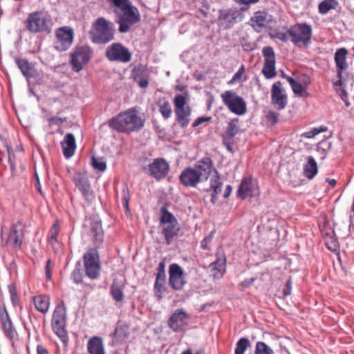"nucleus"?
Instances as JSON below:
<instances>
[{
  "label": "nucleus",
  "mask_w": 354,
  "mask_h": 354,
  "mask_svg": "<svg viewBox=\"0 0 354 354\" xmlns=\"http://www.w3.org/2000/svg\"><path fill=\"white\" fill-rule=\"evenodd\" d=\"M145 122V119L138 115L136 108H130L111 118L108 121V124L110 128L119 133L129 134L140 131L143 128Z\"/></svg>",
  "instance_id": "nucleus-1"
},
{
  "label": "nucleus",
  "mask_w": 354,
  "mask_h": 354,
  "mask_svg": "<svg viewBox=\"0 0 354 354\" xmlns=\"http://www.w3.org/2000/svg\"><path fill=\"white\" fill-rule=\"evenodd\" d=\"M115 26L113 23L104 17L97 18L89 30V38L96 44H106L114 39Z\"/></svg>",
  "instance_id": "nucleus-2"
},
{
  "label": "nucleus",
  "mask_w": 354,
  "mask_h": 354,
  "mask_svg": "<svg viewBox=\"0 0 354 354\" xmlns=\"http://www.w3.org/2000/svg\"><path fill=\"white\" fill-rule=\"evenodd\" d=\"M187 95L186 91L185 95L176 94L174 98L175 121L182 129H186L191 121L192 108L187 103Z\"/></svg>",
  "instance_id": "nucleus-3"
},
{
  "label": "nucleus",
  "mask_w": 354,
  "mask_h": 354,
  "mask_svg": "<svg viewBox=\"0 0 354 354\" xmlns=\"http://www.w3.org/2000/svg\"><path fill=\"white\" fill-rule=\"evenodd\" d=\"M248 7L220 9L218 12V24L225 30L232 28L236 23L244 18V12L248 10Z\"/></svg>",
  "instance_id": "nucleus-4"
},
{
  "label": "nucleus",
  "mask_w": 354,
  "mask_h": 354,
  "mask_svg": "<svg viewBox=\"0 0 354 354\" xmlns=\"http://www.w3.org/2000/svg\"><path fill=\"white\" fill-rule=\"evenodd\" d=\"M66 307L62 303L57 305L53 314L52 317V328L54 333L65 342L68 340V333L66 329Z\"/></svg>",
  "instance_id": "nucleus-5"
},
{
  "label": "nucleus",
  "mask_w": 354,
  "mask_h": 354,
  "mask_svg": "<svg viewBox=\"0 0 354 354\" xmlns=\"http://www.w3.org/2000/svg\"><path fill=\"white\" fill-rule=\"evenodd\" d=\"M86 275L91 279H96L100 276L101 264L97 248H90L83 255Z\"/></svg>",
  "instance_id": "nucleus-6"
},
{
  "label": "nucleus",
  "mask_w": 354,
  "mask_h": 354,
  "mask_svg": "<svg viewBox=\"0 0 354 354\" xmlns=\"http://www.w3.org/2000/svg\"><path fill=\"white\" fill-rule=\"evenodd\" d=\"M224 104L233 113L242 115L247 112V104L243 97L238 95L232 90L226 91L221 94Z\"/></svg>",
  "instance_id": "nucleus-7"
},
{
  "label": "nucleus",
  "mask_w": 354,
  "mask_h": 354,
  "mask_svg": "<svg viewBox=\"0 0 354 354\" xmlns=\"http://www.w3.org/2000/svg\"><path fill=\"white\" fill-rule=\"evenodd\" d=\"M105 57L109 62L126 64L131 60L132 54L129 49L120 42L109 45L105 50Z\"/></svg>",
  "instance_id": "nucleus-8"
},
{
  "label": "nucleus",
  "mask_w": 354,
  "mask_h": 354,
  "mask_svg": "<svg viewBox=\"0 0 354 354\" xmlns=\"http://www.w3.org/2000/svg\"><path fill=\"white\" fill-rule=\"evenodd\" d=\"M93 56V50L88 46H77L71 53L70 64L75 72H80L83 65L89 62Z\"/></svg>",
  "instance_id": "nucleus-9"
},
{
  "label": "nucleus",
  "mask_w": 354,
  "mask_h": 354,
  "mask_svg": "<svg viewBox=\"0 0 354 354\" xmlns=\"http://www.w3.org/2000/svg\"><path fill=\"white\" fill-rule=\"evenodd\" d=\"M122 12V14L118 15L115 21L119 24L118 31L120 33H126L131 30L133 24L140 21V15L138 9L133 5Z\"/></svg>",
  "instance_id": "nucleus-10"
},
{
  "label": "nucleus",
  "mask_w": 354,
  "mask_h": 354,
  "mask_svg": "<svg viewBox=\"0 0 354 354\" xmlns=\"http://www.w3.org/2000/svg\"><path fill=\"white\" fill-rule=\"evenodd\" d=\"M49 20L42 12L36 11L28 15L24 22L26 29L32 33L50 32Z\"/></svg>",
  "instance_id": "nucleus-11"
},
{
  "label": "nucleus",
  "mask_w": 354,
  "mask_h": 354,
  "mask_svg": "<svg viewBox=\"0 0 354 354\" xmlns=\"http://www.w3.org/2000/svg\"><path fill=\"white\" fill-rule=\"evenodd\" d=\"M291 41L298 47L308 46L312 36V28L307 24L295 26L292 29L288 30Z\"/></svg>",
  "instance_id": "nucleus-12"
},
{
  "label": "nucleus",
  "mask_w": 354,
  "mask_h": 354,
  "mask_svg": "<svg viewBox=\"0 0 354 354\" xmlns=\"http://www.w3.org/2000/svg\"><path fill=\"white\" fill-rule=\"evenodd\" d=\"M74 31L72 28L69 26L59 28L56 31L55 48L59 52L66 51L72 45Z\"/></svg>",
  "instance_id": "nucleus-13"
},
{
  "label": "nucleus",
  "mask_w": 354,
  "mask_h": 354,
  "mask_svg": "<svg viewBox=\"0 0 354 354\" xmlns=\"http://www.w3.org/2000/svg\"><path fill=\"white\" fill-rule=\"evenodd\" d=\"M73 181L76 187L82 193L84 198L88 203L94 200V192L91 189L90 181L86 174L80 172L75 174Z\"/></svg>",
  "instance_id": "nucleus-14"
},
{
  "label": "nucleus",
  "mask_w": 354,
  "mask_h": 354,
  "mask_svg": "<svg viewBox=\"0 0 354 354\" xmlns=\"http://www.w3.org/2000/svg\"><path fill=\"white\" fill-rule=\"evenodd\" d=\"M262 54L265 59L262 73L266 79L273 78L277 75L276 59L273 48L271 46L264 47L262 50Z\"/></svg>",
  "instance_id": "nucleus-15"
},
{
  "label": "nucleus",
  "mask_w": 354,
  "mask_h": 354,
  "mask_svg": "<svg viewBox=\"0 0 354 354\" xmlns=\"http://www.w3.org/2000/svg\"><path fill=\"white\" fill-rule=\"evenodd\" d=\"M169 170V163L164 158H158L148 165L147 173L157 180H160L167 176Z\"/></svg>",
  "instance_id": "nucleus-16"
},
{
  "label": "nucleus",
  "mask_w": 354,
  "mask_h": 354,
  "mask_svg": "<svg viewBox=\"0 0 354 354\" xmlns=\"http://www.w3.org/2000/svg\"><path fill=\"white\" fill-rule=\"evenodd\" d=\"M169 283L175 290H180L186 284L184 278V272L183 268L176 263H172L169 268Z\"/></svg>",
  "instance_id": "nucleus-17"
},
{
  "label": "nucleus",
  "mask_w": 354,
  "mask_h": 354,
  "mask_svg": "<svg viewBox=\"0 0 354 354\" xmlns=\"http://www.w3.org/2000/svg\"><path fill=\"white\" fill-rule=\"evenodd\" d=\"M271 102L278 110L283 109L288 104V97L280 81L276 82L272 86Z\"/></svg>",
  "instance_id": "nucleus-18"
},
{
  "label": "nucleus",
  "mask_w": 354,
  "mask_h": 354,
  "mask_svg": "<svg viewBox=\"0 0 354 354\" xmlns=\"http://www.w3.org/2000/svg\"><path fill=\"white\" fill-rule=\"evenodd\" d=\"M0 324L5 336L12 340L17 331L4 304L0 305Z\"/></svg>",
  "instance_id": "nucleus-19"
},
{
  "label": "nucleus",
  "mask_w": 354,
  "mask_h": 354,
  "mask_svg": "<svg viewBox=\"0 0 354 354\" xmlns=\"http://www.w3.org/2000/svg\"><path fill=\"white\" fill-rule=\"evenodd\" d=\"M179 181L184 187H196L198 184L202 181V179L194 167H188L181 171L179 176Z\"/></svg>",
  "instance_id": "nucleus-20"
},
{
  "label": "nucleus",
  "mask_w": 354,
  "mask_h": 354,
  "mask_svg": "<svg viewBox=\"0 0 354 354\" xmlns=\"http://www.w3.org/2000/svg\"><path fill=\"white\" fill-rule=\"evenodd\" d=\"M149 71L145 65L139 64L133 67L131 72V77L140 88H146L149 85Z\"/></svg>",
  "instance_id": "nucleus-21"
},
{
  "label": "nucleus",
  "mask_w": 354,
  "mask_h": 354,
  "mask_svg": "<svg viewBox=\"0 0 354 354\" xmlns=\"http://www.w3.org/2000/svg\"><path fill=\"white\" fill-rule=\"evenodd\" d=\"M187 317L183 309H177L169 317L168 325L174 332H180L187 325Z\"/></svg>",
  "instance_id": "nucleus-22"
},
{
  "label": "nucleus",
  "mask_w": 354,
  "mask_h": 354,
  "mask_svg": "<svg viewBox=\"0 0 354 354\" xmlns=\"http://www.w3.org/2000/svg\"><path fill=\"white\" fill-rule=\"evenodd\" d=\"M194 168L202 180H207L213 170V161L209 157L205 156L195 162Z\"/></svg>",
  "instance_id": "nucleus-23"
},
{
  "label": "nucleus",
  "mask_w": 354,
  "mask_h": 354,
  "mask_svg": "<svg viewBox=\"0 0 354 354\" xmlns=\"http://www.w3.org/2000/svg\"><path fill=\"white\" fill-rule=\"evenodd\" d=\"M23 227L24 226L21 221H18L11 226L8 241L11 242L15 248L21 247L24 236Z\"/></svg>",
  "instance_id": "nucleus-24"
},
{
  "label": "nucleus",
  "mask_w": 354,
  "mask_h": 354,
  "mask_svg": "<svg viewBox=\"0 0 354 354\" xmlns=\"http://www.w3.org/2000/svg\"><path fill=\"white\" fill-rule=\"evenodd\" d=\"M124 284L118 279H114L110 286V295L116 304H122L124 300Z\"/></svg>",
  "instance_id": "nucleus-25"
},
{
  "label": "nucleus",
  "mask_w": 354,
  "mask_h": 354,
  "mask_svg": "<svg viewBox=\"0 0 354 354\" xmlns=\"http://www.w3.org/2000/svg\"><path fill=\"white\" fill-rule=\"evenodd\" d=\"M63 154L66 158L72 157L76 149L75 138L73 133H68L61 142Z\"/></svg>",
  "instance_id": "nucleus-26"
},
{
  "label": "nucleus",
  "mask_w": 354,
  "mask_h": 354,
  "mask_svg": "<svg viewBox=\"0 0 354 354\" xmlns=\"http://www.w3.org/2000/svg\"><path fill=\"white\" fill-rule=\"evenodd\" d=\"M91 232L95 248H99L104 241V231L100 221L95 220L91 222Z\"/></svg>",
  "instance_id": "nucleus-27"
},
{
  "label": "nucleus",
  "mask_w": 354,
  "mask_h": 354,
  "mask_svg": "<svg viewBox=\"0 0 354 354\" xmlns=\"http://www.w3.org/2000/svg\"><path fill=\"white\" fill-rule=\"evenodd\" d=\"M129 335V326L118 322L114 331L112 333L111 336L113 338V344H118L124 342Z\"/></svg>",
  "instance_id": "nucleus-28"
},
{
  "label": "nucleus",
  "mask_w": 354,
  "mask_h": 354,
  "mask_svg": "<svg viewBox=\"0 0 354 354\" xmlns=\"http://www.w3.org/2000/svg\"><path fill=\"white\" fill-rule=\"evenodd\" d=\"M180 231V227L178 224H171L163 225L161 234L165 239V243L167 245H170L174 241V239L178 236Z\"/></svg>",
  "instance_id": "nucleus-29"
},
{
  "label": "nucleus",
  "mask_w": 354,
  "mask_h": 354,
  "mask_svg": "<svg viewBox=\"0 0 354 354\" xmlns=\"http://www.w3.org/2000/svg\"><path fill=\"white\" fill-rule=\"evenodd\" d=\"M348 53L347 50L345 48H342L335 53V62L336 64L337 77L342 78V71L348 68V64L346 63V55Z\"/></svg>",
  "instance_id": "nucleus-30"
},
{
  "label": "nucleus",
  "mask_w": 354,
  "mask_h": 354,
  "mask_svg": "<svg viewBox=\"0 0 354 354\" xmlns=\"http://www.w3.org/2000/svg\"><path fill=\"white\" fill-rule=\"evenodd\" d=\"M209 268L214 279H221L225 272V259L218 257L209 264Z\"/></svg>",
  "instance_id": "nucleus-31"
},
{
  "label": "nucleus",
  "mask_w": 354,
  "mask_h": 354,
  "mask_svg": "<svg viewBox=\"0 0 354 354\" xmlns=\"http://www.w3.org/2000/svg\"><path fill=\"white\" fill-rule=\"evenodd\" d=\"M252 184L250 179L243 178L239 187L237 191V196L242 198L245 199L248 197L253 196Z\"/></svg>",
  "instance_id": "nucleus-32"
},
{
  "label": "nucleus",
  "mask_w": 354,
  "mask_h": 354,
  "mask_svg": "<svg viewBox=\"0 0 354 354\" xmlns=\"http://www.w3.org/2000/svg\"><path fill=\"white\" fill-rule=\"evenodd\" d=\"M89 354H105L102 339L100 337H91L87 344Z\"/></svg>",
  "instance_id": "nucleus-33"
},
{
  "label": "nucleus",
  "mask_w": 354,
  "mask_h": 354,
  "mask_svg": "<svg viewBox=\"0 0 354 354\" xmlns=\"http://www.w3.org/2000/svg\"><path fill=\"white\" fill-rule=\"evenodd\" d=\"M16 64L21 71L22 74L26 78H30L35 76V69L34 66L29 63L28 59L21 58L16 59Z\"/></svg>",
  "instance_id": "nucleus-34"
},
{
  "label": "nucleus",
  "mask_w": 354,
  "mask_h": 354,
  "mask_svg": "<svg viewBox=\"0 0 354 354\" xmlns=\"http://www.w3.org/2000/svg\"><path fill=\"white\" fill-rule=\"evenodd\" d=\"M269 17L268 12L265 11H257L254 13V16L252 17L250 21L253 23L252 26L254 29L257 31H260V30H257L255 27H258L259 29L265 27L266 24L269 22V19L268 17Z\"/></svg>",
  "instance_id": "nucleus-35"
},
{
  "label": "nucleus",
  "mask_w": 354,
  "mask_h": 354,
  "mask_svg": "<svg viewBox=\"0 0 354 354\" xmlns=\"http://www.w3.org/2000/svg\"><path fill=\"white\" fill-rule=\"evenodd\" d=\"M317 171L318 168L317 162L313 156H308V162L304 167V176L308 179H313L317 174Z\"/></svg>",
  "instance_id": "nucleus-36"
},
{
  "label": "nucleus",
  "mask_w": 354,
  "mask_h": 354,
  "mask_svg": "<svg viewBox=\"0 0 354 354\" xmlns=\"http://www.w3.org/2000/svg\"><path fill=\"white\" fill-rule=\"evenodd\" d=\"M157 105L164 119L167 120L171 117L172 113L171 106L169 100L165 97L159 98Z\"/></svg>",
  "instance_id": "nucleus-37"
},
{
  "label": "nucleus",
  "mask_w": 354,
  "mask_h": 354,
  "mask_svg": "<svg viewBox=\"0 0 354 354\" xmlns=\"http://www.w3.org/2000/svg\"><path fill=\"white\" fill-rule=\"evenodd\" d=\"M160 223L162 225L178 224L176 217L169 212L167 207L162 206L160 208Z\"/></svg>",
  "instance_id": "nucleus-38"
},
{
  "label": "nucleus",
  "mask_w": 354,
  "mask_h": 354,
  "mask_svg": "<svg viewBox=\"0 0 354 354\" xmlns=\"http://www.w3.org/2000/svg\"><path fill=\"white\" fill-rule=\"evenodd\" d=\"M34 304L37 310L46 313L49 308V298L44 295H39L34 297Z\"/></svg>",
  "instance_id": "nucleus-39"
},
{
  "label": "nucleus",
  "mask_w": 354,
  "mask_h": 354,
  "mask_svg": "<svg viewBox=\"0 0 354 354\" xmlns=\"http://www.w3.org/2000/svg\"><path fill=\"white\" fill-rule=\"evenodd\" d=\"M338 6L336 0H324L318 6L319 12L322 15H326L330 10H335Z\"/></svg>",
  "instance_id": "nucleus-40"
},
{
  "label": "nucleus",
  "mask_w": 354,
  "mask_h": 354,
  "mask_svg": "<svg viewBox=\"0 0 354 354\" xmlns=\"http://www.w3.org/2000/svg\"><path fill=\"white\" fill-rule=\"evenodd\" d=\"M214 170L216 176L215 179H211L210 187L207 191L212 190V193L218 195L221 192L223 183L219 180L220 176L218 171L215 169Z\"/></svg>",
  "instance_id": "nucleus-41"
},
{
  "label": "nucleus",
  "mask_w": 354,
  "mask_h": 354,
  "mask_svg": "<svg viewBox=\"0 0 354 354\" xmlns=\"http://www.w3.org/2000/svg\"><path fill=\"white\" fill-rule=\"evenodd\" d=\"M250 346V340L246 337H242L236 342L234 354H244L247 348Z\"/></svg>",
  "instance_id": "nucleus-42"
},
{
  "label": "nucleus",
  "mask_w": 354,
  "mask_h": 354,
  "mask_svg": "<svg viewBox=\"0 0 354 354\" xmlns=\"http://www.w3.org/2000/svg\"><path fill=\"white\" fill-rule=\"evenodd\" d=\"M254 354H274V353L265 342H257L255 346Z\"/></svg>",
  "instance_id": "nucleus-43"
},
{
  "label": "nucleus",
  "mask_w": 354,
  "mask_h": 354,
  "mask_svg": "<svg viewBox=\"0 0 354 354\" xmlns=\"http://www.w3.org/2000/svg\"><path fill=\"white\" fill-rule=\"evenodd\" d=\"M239 119L231 120L226 128L225 133L230 138H234L239 132V127L236 124Z\"/></svg>",
  "instance_id": "nucleus-44"
},
{
  "label": "nucleus",
  "mask_w": 354,
  "mask_h": 354,
  "mask_svg": "<svg viewBox=\"0 0 354 354\" xmlns=\"http://www.w3.org/2000/svg\"><path fill=\"white\" fill-rule=\"evenodd\" d=\"M81 262L80 261H77L71 274L72 279L77 284L82 283V274L81 272Z\"/></svg>",
  "instance_id": "nucleus-45"
},
{
  "label": "nucleus",
  "mask_w": 354,
  "mask_h": 354,
  "mask_svg": "<svg viewBox=\"0 0 354 354\" xmlns=\"http://www.w3.org/2000/svg\"><path fill=\"white\" fill-rule=\"evenodd\" d=\"M165 281H161L160 279H156L154 283V291L158 300H161L162 297V294L164 292L166 289L165 288Z\"/></svg>",
  "instance_id": "nucleus-46"
},
{
  "label": "nucleus",
  "mask_w": 354,
  "mask_h": 354,
  "mask_svg": "<svg viewBox=\"0 0 354 354\" xmlns=\"http://www.w3.org/2000/svg\"><path fill=\"white\" fill-rule=\"evenodd\" d=\"M131 198V194L129 189L127 186V185H125L124 189H122V205L123 207L125 209L126 212H128L130 211L129 203Z\"/></svg>",
  "instance_id": "nucleus-47"
},
{
  "label": "nucleus",
  "mask_w": 354,
  "mask_h": 354,
  "mask_svg": "<svg viewBox=\"0 0 354 354\" xmlns=\"http://www.w3.org/2000/svg\"><path fill=\"white\" fill-rule=\"evenodd\" d=\"M114 6L120 8L122 11L132 6L129 0H109Z\"/></svg>",
  "instance_id": "nucleus-48"
},
{
  "label": "nucleus",
  "mask_w": 354,
  "mask_h": 354,
  "mask_svg": "<svg viewBox=\"0 0 354 354\" xmlns=\"http://www.w3.org/2000/svg\"><path fill=\"white\" fill-rule=\"evenodd\" d=\"M156 279L166 281L165 263L164 261H161L158 264V272L156 274Z\"/></svg>",
  "instance_id": "nucleus-49"
},
{
  "label": "nucleus",
  "mask_w": 354,
  "mask_h": 354,
  "mask_svg": "<svg viewBox=\"0 0 354 354\" xmlns=\"http://www.w3.org/2000/svg\"><path fill=\"white\" fill-rule=\"evenodd\" d=\"M92 165L94 169H97L100 171H104L106 168L105 162L100 161L95 157L92 158Z\"/></svg>",
  "instance_id": "nucleus-50"
},
{
  "label": "nucleus",
  "mask_w": 354,
  "mask_h": 354,
  "mask_svg": "<svg viewBox=\"0 0 354 354\" xmlns=\"http://www.w3.org/2000/svg\"><path fill=\"white\" fill-rule=\"evenodd\" d=\"M279 115V113L274 111H269L267 113L266 118L271 125L274 126L278 122Z\"/></svg>",
  "instance_id": "nucleus-51"
},
{
  "label": "nucleus",
  "mask_w": 354,
  "mask_h": 354,
  "mask_svg": "<svg viewBox=\"0 0 354 354\" xmlns=\"http://www.w3.org/2000/svg\"><path fill=\"white\" fill-rule=\"evenodd\" d=\"M9 292L10 294L11 301L14 306H16L19 301V297L17 295L16 288L13 286L10 285Z\"/></svg>",
  "instance_id": "nucleus-52"
},
{
  "label": "nucleus",
  "mask_w": 354,
  "mask_h": 354,
  "mask_svg": "<svg viewBox=\"0 0 354 354\" xmlns=\"http://www.w3.org/2000/svg\"><path fill=\"white\" fill-rule=\"evenodd\" d=\"M255 279H256L254 277L245 279L243 281H242L239 284V289L243 291L245 288H248L251 285H252L253 283L254 282Z\"/></svg>",
  "instance_id": "nucleus-53"
},
{
  "label": "nucleus",
  "mask_w": 354,
  "mask_h": 354,
  "mask_svg": "<svg viewBox=\"0 0 354 354\" xmlns=\"http://www.w3.org/2000/svg\"><path fill=\"white\" fill-rule=\"evenodd\" d=\"M292 283V279L291 277H290L283 288V295L284 297H287L291 294Z\"/></svg>",
  "instance_id": "nucleus-54"
},
{
  "label": "nucleus",
  "mask_w": 354,
  "mask_h": 354,
  "mask_svg": "<svg viewBox=\"0 0 354 354\" xmlns=\"http://www.w3.org/2000/svg\"><path fill=\"white\" fill-rule=\"evenodd\" d=\"M244 72H245V68H244V66L242 65L239 68V69L237 71V72L234 75L230 82H232V83L236 82L239 81V80H241Z\"/></svg>",
  "instance_id": "nucleus-55"
},
{
  "label": "nucleus",
  "mask_w": 354,
  "mask_h": 354,
  "mask_svg": "<svg viewBox=\"0 0 354 354\" xmlns=\"http://www.w3.org/2000/svg\"><path fill=\"white\" fill-rule=\"evenodd\" d=\"M58 232L55 230H50L49 232L48 242L50 245H55L57 241Z\"/></svg>",
  "instance_id": "nucleus-56"
},
{
  "label": "nucleus",
  "mask_w": 354,
  "mask_h": 354,
  "mask_svg": "<svg viewBox=\"0 0 354 354\" xmlns=\"http://www.w3.org/2000/svg\"><path fill=\"white\" fill-rule=\"evenodd\" d=\"M291 87H292V89L294 93H295L299 96H302V93L304 89L301 84L296 82Z\"/></svg>",
  "instance_id": "nucleus-57"
},
{
  "label": "nucleus",
  "mask_w": 354,
  "mask_h": 354,
  "mask_svg": "<svg viewBox=\"0 0 354 354\" xmlns=\"http://www.w3.org/2000/svg\"><path fill=\"white\" fill-rule=\"evenodd\" d=\"M67 118H58V117H52L49 119V123L52 125H60L63 122H66Z\"/></svg>",
  "instance_id": "nucleus-58"
},
{
  "label": "nucleus",
  "mask_w": 354,
  "mask_h": 354,
  "mask_svg": "<svg viewBox=\"0 0 354 354\" xmlns=\"http://www.w3.org/2000/svg\"><path fill=\"white\" fill-rule=\"evenodd\" d=\"M212 120V117L207 116V117H199L197 119L194 120V122L192 123V127L194 128L198 127V125L203 124L205 122H209Z\"/></svg>",
  "instance_id": "nucleus-59"
},
{
  "label": "nucleus",
  "mask_w": 354,
  "mask_h": 354,
  "mask_svg": "<svg viewBox=\"0 0 354 354\" xmlns=\"http://www.w3.org/2000/svg\"><path fill=\"white\" fill-rule=\"evenodd\" d=\"M239 5H243L244 7H248L251 4H255L259 1V0H232Z\"/></svg>",
  "instance_id": "nucleus-60"
},
{
  "label": "nucleus",
  "mask_w": 354,
  "mask_h": 354,
  "mask_svg": "<svg viewBox=\"0 0 354 354\" xmlns=\"http://www.w3.org/2000/svg\"><path fill=\"white\" fill-rule=\"evenodd\" d=\"M299 81L300 84H301L302 86L304 85L305 86H308L311 82L310 77L306 74L301 75L299 78Z\"/></svg>",
  "instance_id": "nucleus-61"
},
{
  "label": "nucleus",
  "mask_w": 354,
  "mask_h": 354,
  "mask_svg": "<svg viewBox=\"0 0 354 354\" xmlns=\"http://www.w3.org/2000/svg\"><path fill=\"white\" fill-rule=\"evenodd\" d=\"M317 134H319V131L317 130V128H314L313 129L309 131L304 133L301 136L306 138H314Z\"/></svg>",
  "instance_id": "nucleus-62"
},
{
  "label": "nucleus",
  "mask_w": 354,
  "mask_h": 354,
  "mask_svg": "<svg viewBox=\"0 0 354 354\" xmlns=\"http://www.w3.org/2000/svg\"><path fill=\"white\" fill-rule=\"evenodd\" d=\"M212 234H213V232H211V234L208 236H206L202 241H201V248L203 249H207V243L209 241H211L212 239Z\"/></svg>",
  "instance_id": "nucleus-63"
},
{
  "label": "nucleus",
  "mask_w": 354,
  "mask_h": 354,
  "mask_svg": "<svg viewBox=\"0 0 354 354\" xmlns=\"http://www.w3.org/2000/svg\"><path fill=\"white\" fill-rule=\"evenodd\" d=\"M37 354H49V352L42 345L39 344L37 346Z\"/></svg>",
  "instance_id": "nucleus-64"
}]
</instances>
